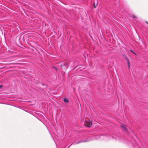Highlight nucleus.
Returning a JSON list of instances; mask_svg holds the SVG:
<instances>
[{"instance_id":"nucleus-1","label":"nucleus","mask_w":148,"mask_h":148,"mask_svg":"<svg viewBox=\"0 0 148 148\" xmlns=\"http://www.w3.org/2000/svg\"><path fill=\"white\" fill-rule=\"evenodd\" d=\"M92 123L90 121H86L85 122L84 125L86 127H89L92 125Z\"/></svg>"},{"instance_id":"nucleus-2","label":"nucleus","mask_w":148,"mask_h":148,"mask_svg":"<svg viewBox=\"0 0 148 148\" xmlns=\"http://www.w3.org/2000/svg\"><path fill=\"white\" fill-rule=\"evenodd\" d=\"M61 67H62V69H64L65 67L64 66H65L66 67V68L68 66V65L66 62H64V63H62L60 65Z\"/></svg>"},{"instance_id":"nucleus-3","label":"nucleus","mask_w":148,"mask_h":148,"mask_svg":"<svg viewBox=\"0 0 148 148\" xmlns=\"http://www.w3.org/2000/svg\"><path fill=\"white\" fill-rule=\"evenodd\" d=\"M121 127L122 129H123L124 130H127L128 129L127 127L125 125H121Z\"/></svg>"},{"instance_id":"nucleus-4","label":"nucleus","mask_w":148,"mask_h":148,"mask_svg":"<svg viewBox=\"0 0 148 148\" xmlns=\"http://www.w3.org/2000/svg\"><path fill=\"white\" fill-rule=\"evenodd\" d=\"M123 58H124V59L126 60V61L127 62L129 61V60L127 58V56H125V55H123Z\"/></svg>"},{"instance_id":"nucleus-5","label":"nucleus","mask_w":148,"mask_h":148,"mask_svg":"<svg viewBox=\"0 0 148 148\" xmlns=\"http://www.w3.org/2000/svg\"><path fill=\"white\" fill-rule=\"evenodd\" d=\"M64 101L66 103H68L69 102L68 99L67 98H64Z\"/></svg>"},{"instance_id":"nucleus-6","label":"nucleus","mask_w":148,"mask_h":148,"mask_svg":"<svg viewBox=\"0 0 148 148\" xmlns=\"http://www.w3.org/2000/svg\"><path fill=\"white\" fill-rule=\"evenodd\" d=\"M127 62L128 65V68L129 69L130 68V61H129Z\"/></svg>"},{"instance_id":"nucleus-7","label":"nucleus","mask_w":148,"mask_h":148,"mask_svg":"<svg viewBox=\"0 0 148 148\" xmlns=\"http://www.w3.org/2000/svg\"><path fill=\"white\" fill-rule=\"evenodd\" d=\"M132 16L134 18H137V17L134 14H132Z\"/></svg>"},{"instance_id":"nucleus-8","label":"nucleus","mask_w":148,"mask_h":148,"mask_svg":"<svg viewBox=\"0 0 148 148\" xmlns=\"http://www.w3.org/2000/svg\"><path fill=\"white\" fill-rule=\"evenodd\" d=\"M3 87V86L2 85H0V89L2 88Z\"/></svg>"},{"instance_id":"nucleus-9","label":"nucleus","mask_w":148,"mask_h":148,"mask_svg":"<svg viewBox=\"0 0 148 148\" xmlns=\"http://www.w3.org/2000/svg\"><path fill=\"white\" fill-rule=\"evenodd\" d=\"M94 7L95 8H96V5H95V3H94Z\"/></svg>"},{"instance_id":"nucleus-10","label":"nucleus","mask_w":148,"mask_h":148,"mask_svg":"<svg viewBox=\"0 0 148 148\" xmlns=\"http://www.w3.org/2000/svg\"><path fill=\"white\" fill-rule=\"evenodd\" d=\"M130 51H132V52L133 53H134V54H135V53H134L133 51H131V50H130Z\"/></svg>"},{"instance_id":"nucleus-11","label":"nucleus","mask_w":148,"mask_h":148,"mask_svg":"<svg viewBox=\"0 0 148 148\" xmlns=\"http://www.w3.org/2000/svg\"><path fill=\"white\" fill-rule=\"evenodd\" d=\"M145 23L148 24V22H147V21H145Z\"/></svg>"},{"instance_id":"nucleus-12","label":"nucleus","mask_w":148,"mask_h":148,"mask_svg":"<svg viewBox=\"0 0 148 148\" xmlns=\"http://www.w3.org/2000/svg\"><path fill=\"white\" fill-rule=\"evenodd\" d=\"M59 130H57V131H59Z\"/></svg>"},{"instance_id":"nucleus-13","label":"nucleus","mask_w":148,"mask_h":148,"mask_svg":"<svg viewBox=\"0 0 148 148\" xmlns=\"http://www.w3.org/2000/svg\"><path fill=\"white\" fill-rule=\"evenodd\" d=\"M53 67L54 68H55V67Z\"/></svg>"}]
</instances>
